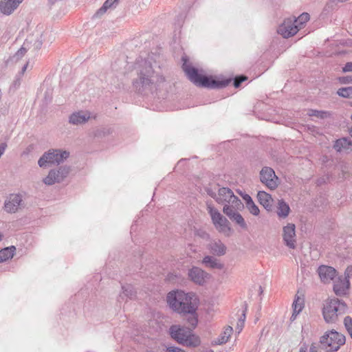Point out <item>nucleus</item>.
Instances as JSON below:
<instances>
[{
  "label": "nucleus",
  "mask_w": 352,
  "mask_h": 352,
  "mask_svg": "<svg viewBox=\"0 0 352 352\" xmlns=\"http://www.w3.org/2000/svg\"><path fill=\"white\" fill-rule=\"evenodd\" d=\"M216 201L223 205V212L231 221H234L243 229L247 228V224L243 217L238 212L243 207V205L231 189L225 187L219 188Z\"/></svg>",
  "instance_id": "nucleus-1"
},
{
  "label": "nucleus",
  "mask_w": 352,
  "mask_h": 352,
  "mask_svg": "<svg viewBox=\"0 0 352 352\" xmlns=\"http://www.w3.org/2000/svg\"><path fill=\"white\" fill-rule=\"evenodd\" d=\"M167 302L170 307L179 314L196 313L197 308V298L192 294L183 291H172L167 295Z\"/></svg>",
  "instance_id": "nucleus-2"
},
{
  "label": "nucleus",
  "mask_w": 352,
  "mask_h": 352,
  "mask_svg": "<svg viewBox=\"0 0 352 352\" xmlns=\"http://www.w3.org/2000/svg\"><path fill=\"white\" fill-rule=\"evenodd\" d=\"M165 81V78L155 74L150 63L144 62L143 67L140 69L138 78L133 82V86L139 92L153 91Z\"/></svg>",
  "instance_id": "nucleus-3"
},
{
  "label": "nucleus",
  "mask_w": 352,
  "mask_h": 352,
  "mask_svg": "<svg viewBox=\"0 0 352 352\" xmlns=\"http://www.w3.org/2000/svg\"><path fill=\"white\" fill-rule=\"evenodd\" d=\"M183 70L187 75L189 80L195 85L204 87L221 88L227 86L230 80L217 81L198 73L197 69L188 65L186 62L182 66Z\"/></svg>",
  "instance_id": "nucleus-4"
},
{
  "label": "nucleus",
  "mask_w": 352,
  "mask_h": 352,
  "mask_svg": "<svg viewBox=\"0 0 352 352\" xmlns=\"http://www.w3.org/2000/svg\"><path fill=\"white\" fill-rule=\"evenodd\" d=\"M169 333L173 339L186 346L196 347L200 344L199 338L192 333V329L180 325H172Z\"/></svg>",
  "instance_id": "nucleus-5"
},
{
  "label": "nucleus",
  "mask_w": 352,
  "mask_h": 352,
  "mask_svg": "<svg viewBox=\"0 0 352 352\" xmlns=\"http://www.w3.org/2000/svg\"><path fill=\"white\" fill-rule=\"evenodd\" d=\"M346 304L338 298L328 299L322 309L324 320L327 323H334L340 315L346 312Z\"/></svg>",
  "instance_id": "nucleus-6"
},
{
  "label": "nucleus",
  "mask_w": 352,
  "mask_h": 352,
  "mask_svg": "<svg viewBox=\"0 0 352 352\" xmlns=\"http://www.w3.org/2000/svg\"><path fill=\"white\" fill-rule=\"evenodd\" d=\"M345 341V336L334 330L326 332L320 338L322 348L328 352L337 351Z\"/></svg>",
  "instance_id": "nucleus-7"
},
{
  "label": "nucleus",
  "mask_w": 352,
  "mask_h": 352,
  "mask_svg": "<svg viewBox=\"0 0 352 352\" xmlns=\"http://www.w3.org/2000/svg\"><path fill=\"white\" fill-rule=\"evenodd\" d=\"M69 153L59 149H51L45 152L38 160V164L41 168L58 165L68 158Z\"/></svg>",
  "instance_id": "nucleus-8"
},
{
  "label": "nucleus",
  "mask_w": 352,
  "mask_h": 352,
  "mask_svg": "<svg viewBox=\"0 0 352 352\" xmlns=\"http://www.w3.org/2000/svg\"><path fill=\"white\" fill-rule=\"evenodd\" d=\"M207 210L216 229L219 232L228 235L230 232V228L228 226L229 223L227 219L212 204L208 203L207 204Z\"/></svg>",
  "instance_id": "nucleus-9"
},
{
  "label": "nucleus",
  "mask_w": 352,
  "mask_h": 352,
  "mask_svg": "<svg viewBox=\"0 0 352 352\" xmlns=\"http://www.w3.org/2000/svg\"><path fill=\"white\" fill-rule=\"evenodd\" d=\"M70 172L69 166H60L58 169H52L48 175L43 179L45 184L51 186L56 183H60L67 177Z\"/></svg>",
  "instance_id": "nucleus-10"
},
{
  "label": "nucleus",
  "mask_w": 352,
  "mask_h": 352,
  "mask_svg": "<svg viewBox=\"0 0 352 352\" xmlns=\"http://www.w3.org/2000/svg\"><path fill=\"white\" fill-rule=\"evenodd\" d=\"M300 29L301 26L296 24L294 19L289 17L285 19L283 23L280 25L278 28V33L284 38H289L295 35Z\"/></svg>",
  "instance_id": "nucleus-11"
},
{
  "label": "nucleus",
  "mask_w": 352,
  "mask_h": 352,
  "mask_svg": "<svg viewBox=\"0 0 352 352\" xmlns=\"http://www.w3.org/2000/svg\"><path fill=\"white\" fill-rule=\"evenodd\" d=\"M261 182L268 188L273 190L278 186V177L274 170L270 167H264L260 172Z\"/></svg>",
  "instance_id": "nucleus-12"
},
{
  "label": "nucleus",
  "mask_w": 352,
  "mask_h": 352,
  "mask_svg": "<svg viewBox=\"0 0 352 352\" xmlns=\"http://www.w3.org/2000/svg\"><path fill=\"white\" fill-rule=\"evenodd\" d=\"M296 226L294 223H288L283 228V238L285 245L291 248H296Z\"/></svg>",
  "instance_id": "nucleus-13"
},
{
  "label": "nucleus",
  "mask_w": 352,
  "mask_h": 352,
  "mask_svg": "<svg viewBox=\"0 0 352 352\" xmlns=\"http://www.w3.org/2000/svg\"><path fill=\"white\" fill-rule=\"evenodd\" d=\"M189 279L195 284L203 285L210 275L198 267H192L188 270Z\"/></svg>",
  "instance_id": "nucleus-14"
},
{
  "label": "nucleus",
  "mask_w": 352,
  "mask_h": 352,
  "mask_svg": "<svg viewBox=\"0 0 352 352\" xmlns=\"http://www.w3.org/2000/svg\"><path fill=\"white\" fill-rule=\"evenodd\" d=\"M21 204L22 197L20 195H11L5 202V210L9 213H15L21 207Z\"/></svg>",
  "instance_id": "nucleus-15"
},
{
  "label": "nucleus",
  "mask_w": 352,
  "mask_h": 352,
  "mask_svg": "<svg viewBox=\"0 0 352 352\" xmlns=\"http://www.w3.org/2000/svg\"><path fill=\"white\" fill-rule=\"evenodd\" d=\"M349 280L345 277H338L334 281L333 291L337 296H344L346 295L349 289Z\"/></svg>",
  "instance_id": "nucleus-16"
},
{
  "label": "nucleus",
  "mask_w": 352,
  "mask_h": 352,
  "mask_svg": "<svg viewBox=\"0 0 352 352\" xmlns=\"http://www.w3.org/2000/svg\"><path fill=\"white\" fill-rule=\"evenodd\" d=\"M23 0H1L0 12L6 15H10Z\"/></svg>",
  "instance_id": "nucleus-17"
},
{
  "label": "nucleus",
  "mask_w": 352,
  "mask_h": 352,
  "mask_svg": "<svg viewBox=\"0 0 352 352\" xmlns=\"http://www.w3.org/2000/svg\"><path fill=\"white\" fill-rule=\"evenodd\" d=\"M318 272L323 283H329L337 274V272L333 267L327 265H321L319 267Z\"/></svg>",
  "instance_id": "nucleus-18"
},
{
  "label": "nucleus",
  "mask_w": 352,
  "mask_h": 352,
  "mask_svg": "<svg viewBox=\"0 0 352 352\" xmlns=\"http://www.w3.org/2000/svg\"><path fill=\"white\" fill-rule=\"evenodd\" d=\"M90 118L89 112L78 111L71 114L69 118V122L74 125L82 124L87 122Z\"/></svg>",
  "instance_id": "nucleus-19"
},
{
  "label": "nucleus",
  "mask_w": 352,
  "mask_h": 352,
  "mask_svg": "<svg viewBox=\"0 0 352 352\" xmlns=\"http://www.w3.org/2000/svg\"><path fill=\"white\" fill-rule=\"evenodd\" d=\"M210 252L217 256H223L226 252V247L220 240H213L208 245Z\"/></svg>",
  "instance_id": "nucleus-20"
},
{
  "label": "nucleus",
  "mask_w": 352,
  "mask_h": 352,
  "mask_svg": "<svg viewBox=\"0 0 352 352\" xmlns=\"http://www.w3.org/2000/svg\"><path fill=\"white\" fill-rule=\"evenodd\" d=\"M333 147L338 152H350L352 151V141L347 138H340L336 141Z\"/></svg>",
  "instance_id": "nucleus-21"
},
{
  "label": "nucleus",
  "mask_w": 352,
  "mask_h": 352,
  "mask_svg": "<svg viewBox=\"0 0 352 352\" xmlns=\"http://www.w3.org/2000/svg\"><path fill=\"white\" fill-rule=\"evenodd\" d=\"M257 199L261 205H262L267 210H272L273 199L271 195L265 191H258L257 193Z\"/></svg>",
  "instance_id": "nucleus-22"
},
{
  "label": "nucleus",
  "mask_w": 352,
  "mask_h": 352,
  "mask_svg": "<svg viewBox=\"0 0 352 352\" xmlns=\"http://www.w3.org/2000/svg\"><path fill=\"white\" fill-rule=\"evenodd\" d=\"M276 208V213L279 218L285 219L288 217L290 212V208L283 199L278 200Z\"/></svg>",
  "instance_id": "nucleus-23"
},
{
  "label": "nucleus",
  "mask_w": 352,
  "mask_h": 352,
  "mask_svg": "<svg viewBox=\"0 0 352 352\" xmlns=\"http://www.w3.org/2000/svg\"><path fill=\"white\" fill-rule=\"evenodd\" d=\"M232 331L233 329L232 327H226L220 336L213 341V344L215 345H221L226 343L231 336Z\"/></svg>",
  "instance_id": "nucleus-24"
},
{
  "label": "nucleus",
  "mask_w": 352,
  "mask_h": 352,
  "mask_svg": "<svg viewBox=\"0 0 352 352\" xmlns=\"http://www.w3.org/2000/svg\"><path fill=\"white\" fill-rule=\"evenodd\" d=\"M202 263L206 267L212 269L221 270L223 267V265L221 263L218 259L212 256H206L202 261Z\"/></svg>",
  "instance_id": "nucleus-25"
},
{
  "label": "nucleus",
  "mask_w": 352,
  "mask_h": 352,
  "mask_svg": "<svg viewBox=\"0 0 352 352\" xmlns=\"http://www.w3.org/2000/svg\"><path fill=\"white\" fill-rule=\"evenodd\" d=\"M136 292L133 286L126 285L122 286V293L119 296V301L126 300L127 299H133L135 296Z\"/></svg>",
  "instance_id": "nucleus-26"
},
{
  "label": "nucleus",
  "mask_w": 352,
  "mask_h": 352,
  "mask_svg": "<svg viewBox=\"0 0 352 352\" xmlns=\"http://www.w3.org/2000/svg\"><path fill=\"white\" fill-rule=\"evenodd\" d=\"M292 307L294 310L291 316V320H294L304 307V299L298 296L296 297L293 302Z\"/></svg>",
  "instance_id": "nucleus-27"
},
{
  "label": "nucleus",
  "mask_w": 352,
  "mask_h": 352,
  "mask_svg": "<svg viewBox=\"0 0 352 352\" xmlns=\"http://www.w3.org/2000/svg\"><path fill=\"white\" fill-rule=\"evenodd\" d=\"M15 250L16 248L14 246L8 247L0 250V263L12 258L14 254Z\"/></svg>",
  "instance_id": "nucleus-28"
},
{
  "label": "nucleus",
  "mask_w": 352,
  "mask_h": 352,
  "mask_svg": "<svg viewBox=\"0 0 352 352\" xmlns=\"http://www.w3.org/2000/svg\"><path fill=\"white\" fill-rule=\"evenodd\" d=\"M117 3L113 0H106V1L103 3L102 6L96 12L95 15L97 17L101 16L104 14L108 9L115 8Z\"/></svg>",
  "instance_id": "nucleus-29"
},
{
  "label": "nucleus",
  "mask_w": 352,
  "mask_h": 352,
  "mask_svg": "<svg viewBox=\"0 0 352 352\" xmlns=\"http://www.w3.org/2000/svg\"><path fill=\"white\" fill-rule=\"evenodd\" d=\"M33 41L32 38L26 39L22 47L16 53V56L18 58H22L28 50L30 49V44Z\"/></svg>",
  "instance_id": "nucleus-30"
},
{
  "label": "nucleus",
  "mask_w": 352,
  "mask_h": 352,
  "mask_svg": "<svg viewBox=\"0 0 352 352\" xmlns=\"http://www.w3.org/2000/svg\"><path fill=\"white\" fill-rule=\"evenodd\" d=\"M292 18L294 19V21L296 24H298L299 26H301V28H302L304 24L309 20V14L307 12H304L298 18H296L295 16Z\"/></svg>",
  "instance_id": "nucleus-31"
},
{
  "label": "nucleus",
  "mask_w": 352,
  "mask_h": 352,
  "mask_svg": "<svg viewBox=\"0 0 352 352\" xmlns=\"http://www.w3.org/2000/svg\"><path fill=\"white\" fill-rule=\"evenodd\" d=\"M337 94L343 98H352V87L340 88Z\"/></svg>",
  "instance_id": "nucleus-32"
},
{
  "label": "nucleus",
  "mask_w": 352,
  "mask_h": 352,
  "mask_svg": "<svg viewBox=\"0 0 352 352\" xmlns=\"http://www.w3.org/2000/svg\"><path fill=\"white\" fill-rule=\"evenodd\" d=\"M246 208L248 210L250 213L254 216H258L260 213V210L258 207L255 204L254 201L245 206Z\"/></svg>",
  "instance_id": "nucleus-33"
},
{
  "label": "nucleus",
  "mask_w": 352,
  "mask_h": 352,
  "mask_svg": "<svg viewBox=\"0 0 352 352\" xmlns=\"http://www.w3.org/2000/svg\"><path fill=\"white\" fill-rule=\"evenodd\" d=\"M344 323L348 333L352 338V318L349 316L345 317L344 320Z\"/></svg>",
  "instance_id": "nucleus-34"
},
{
  "label": "nucleus",
  "mask_w": 352,
  "mask_h": 352,
  "mask_svg": "<svg viewBox=\"0 0 352 352\" xmlns=\"http://www.w3.org/2000/svg\"><path fill=\"white\" fill-rule=\"evenodd\" d=\"M245 320V311H243L242 316H241L240 319L239 320V321L237 322V326L236 328V329L238 331V333H239L242 331V329L244 327Z\"/></svg>",
  "instance_id": "nucleus-35"
},
{
  "label": "nucleus",
  "mask_w": 352,
  "mask_h": 352,
  "mask_svg": "<svg viewBox=\"0 0 352 352\" xmlns=\"http://www.w3.org/2000/svg\"><path fill=\"white\" fill-rule=\"evenodd\" d=\"M195 234L203 239L208 240L209 234L203 229H197L195 231Z\"/></svg>",
  "instance_id": "nucleus-36"
},
{
  "label": "nucleus",
  "mask_w": 352,
  "mask_h": 352,
  "mask_svg": "<svg viewBox=\"0 0 352 352\" xmlns=\"http://www.w3.org/2000/svg\"><path fill=\"white\" fill-rule=\"evenodd\" d=\"M195 314V313L190 314V316L188 318V322L189 325L191 326L190 329H194L197 326V322H198L197 318L196 317V316Z\"/></svg>",
  "instance_id": "nucleus-37"
},
{
  "label": "nucleus",
  "mask_w": 352,
  "mask_h": 352,
  "mask_svg": "<svg viewBox=\"0 0 352 352\" xmlns=\"http://www.w3.org/2000/svg\"><path fill=\"white\" fill-rule=\"evenodd\" d=\"M247 80V77L245 76H239L234 78V86L235 87H239L241 84Z\"/></svg>",
  "instance_id": "nucleus-38"
},
{
  "label": "nucleus",
  "mask_w": 352,
  "mask_h": 352,
  "mask_svg": "<svg viewBox=\"0 0 352 352\" xmlns=\"http://www.w3.org/2000/svg\"><path fill=\"white\" fill-rule=\"evenodd\" d=\"M21 78H22V76H20L19 75L17 74L15 77L14 80L12 82L11 87L14 88V89H18L21 85Z\"/></svg>",
  "instance_id": "nucleus-39"
},
{
  "label": "nucleus",
  "mask_w": 352,
  "mask_h": 352,
  "mask_svg": "<svg viewBox=\"0 0 352 352\" xmlns=\"http://www.w3.org/2000/svg\"><path fill=\"white\" fill-rule=\"evenodd\" d=\"M339 81L342 84L352 83V76L340 77Z\"/></svg>",
  "instance_id": "nucleus-40"
},
{
  "label": "nucleus",
  "mask_w": 352,
  "mask_h": 352,
  "mask_svg": "<svg viewBox=\"0 0 352 352\" xmlns=\"http://www.w3.org/2000/svg\"><path fill=\"white\" fill-rule=\"evenodd\" d=\"M342 72H352V61L347 62L344 66L342 67Z\"/></svg>",
  "instance_id": "nucleus-41"
},
{
  "label": "nucleus",
  "mask_w": 352,
  "mask_h": 352,
  "mask_svg": "<svg viewBox=\"0 0 352 352\" xmlns=\"http://www.w3.org/2000/svg\"><path fill=\"white\" fill-rule=\"evenodd\" d=\"M241 197L245 201V206L253 201L252 197L248 194H243Z\"/></svg>",
  "instance_id": "nucleus-42"
},
{
  "label": "nucleus",
  "mask_w": 352,
  "mask_h": 352,
  "mask_svg": "<svg viewBox=\"0 0 352 352\" xmlns=\"http://www.w3.org/2000/svg\"><path fill=\"white\" fill-rule=\"evenodd\" d=\"M166 352H186L184 350L176 346H169L167 348Z\"/></svg>",
  "instance_id": "nucleus-43"
},
{
  "label": "nucleus",
  "mask_w": 352,
  "mask_h": 352,
  "mask_svg": "<svg viewBox=\"0 0 352 352\" xmlns=\"http://www.w3.org/2000/svg\"><path fill=\"white\" fill-rule=\"evenodd\" d=\"M323 113H324V112H322V111H316V110H310L309 115L310 116L322 117V115Z\"/></svg>",
  "instance_id": "nucleus-44"
},
{
  "label": "nucleus",
  "mask_w": 352,
  "mask_h": 352,
  "mask_svg": "<svg viewBox=\"0 0 352 352\" xmlns=\"http://www.w3.org/2000/svg\"><path fill=\"white\" fill-rule=\"evenodd\" d=\"M345 278H346V279L352 278V265L346 268L345 271Z\"/></svg>",
  "instance_id": "nucleus-45"
},
{
  "label": "nucleus",
  "mask_w": 352,
  "mask_h": 352,
  "mask_svg": "<svg viewBox=\"0 0 352 352\" xmlns=\"http://www.w3.org/2000/svg\"><path fill=\"white\" fill-rule=\"evenodd\" d=\"M42 46V41L39 39H36L35 41H34V50H39Z\"/></svg>",
  "instance_id": "nucleus-46"
},
{
  "label": "nucleus",
  "mask_w": 352,
  "mask_h": 352,
  "mask_svg": "<svg viewBox=\"0 0 352 352\" xmlns=\"http://www.w3.org/2000/svg\"><path fill=\"white\" fill-rule=\"evenodd\" d=\"M206 192L208 195H210L211 197L216 200V198L217 197V193H216L211 189H207Z\"/></svg>",
  "instance_id": "nucleus-47"
},
{
  "label": "nucleus",
  "mask_w": 352,
  "mask_h": 352,
  "mask_svg": "<svg viewBox=\"0 0 352 352\" xmlns=\"http://www.w3.org/2000/svg\"><path fill=\"white\" fill-rule=\"evenodd\" d=\"M6 147H7L6 143L0 144V157L4 153L6 149Z\"/></svg>",
  "instance_id": "nucleus-48"
},
{
  "label": "nucleus",
  "mask_w": 352,
  "mask_h": 352,
  "mask_svg": "<svg viewBox=\"0 0 352 352\" xmlns=\"http://www.w3.org/2000/svg\"><path fill=\"white\" fill-rule=\"evenodd\" d=\"M28 63H26L21 69V71L18 74L20 76H23V74L25 73V70L27 69Z\"/></svg>",
  "instance_id": "nucleus-49"
},
{
  "label": "nucleus",
  "mask_w": 352,
  "mask_h": 352,
  "mask_svg": "<svg viewBox=\"0 0 352 352\" xmlns=\"http://www.w3.org/2000/svg\"><path fill=\"white\" fill-rule=\"evenodd\" d=\"M309 352H318V351L316 350L315 347H311Z\"/></svg>",
  "instance_id": "nucleus-50"
},
{
  "label": "nucleus",
  "mask_w": 352,
  "mask_h": 352,
  "mask_svg": "<svg viewBox=\"0 0 352 352\" xmlns=\"http://www.w3.org/2000/svg\"><path fill=\"white\" fill-rule=\"evenodd\" d=\"M350 134H351V137H352V126H351V129H350Z\"/></svg>",
  "instance_id": "nucleus-51"
},
{
  "label": "nucleus",
  "mask_w": 352,
  "mask_h": 352,
  "mask_svg": "<svg viewBox=\"0 0 352 352\" xmlns=\"http://www.w3.org/2000/svg\"><path fill=\"white\" fill-rule=\"evenodd\" d=\"M2 239V234L0 233V241Z\"/></svg>",
  "instance_id": "nucleus-52"
},
{
  "label": "nucleus",
  "mask_w": 352,
  "mask_h": 352,
  "mask_svg": "<svg viewBox=\"0 0 352 352\" xmlns=\"http://www.w3.org/2000/svg\"><path fill=\"white\" fill-rule=\"evenodd\" d=\"M113 1L116 2V3L118 4V2L119 0H113Z\"/></svg>",
  "instance_id": "nucleus-53"
}]
</instances>
